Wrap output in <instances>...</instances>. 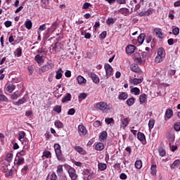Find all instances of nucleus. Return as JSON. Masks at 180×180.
<instances>
[{
    "label": "nucleus",
    "mask_w": 180,
    "mask_h": 180,
    "mask_svg": "<svg viewBox=\"0 0 180 180\" xmlns=\"http://www.w3.org/2000/svg\"><path fill=\"white\" fill-rule=\"evenodd\" d=\"M94 148H95V150H96V151H102V150H103V148H105V145H103V143L99 142L95 145Z\"/></svg>",
    "instance_id": "17"
},
{
    "label": "nucleus",
    "mask_w": 180,
    "mask_h": 180,
    "mask_svg": "<svg viewBox=\"0 0 180 180\" xmlns=\"http://www.w3.org/2000/svg\"><path fill=\"white\" fill-rule=\"evenodd\" d=\"M143 167V162L141 160H136L135 162V167L137 169H141Z\"/></svg>",
    "instance_id": "36"
},
{
    "label": "nucleus",
    "mask_w": 180,
    "mask_h": 180,
    "mask_svg": "<svg viewBox=\"0 0 180 180\" xmlns=\"http://www.w3.org/2000/svg\"><path fill=\"white\" fill-rule=\"evenodd\" d=\"M153 13V9L150 8L146 11H141L139 16H150Z\"/></svg>",
    "instance_id": "12"
},
{
    "label": "nucleus",
    "mask_w": 180,
    "mask_h": 180,
    "mask_svg": "<svg viewBox=\"0 0 180 180\" xmlns=\"http://www.w3.org/2000/svg\"><path fill=\"white\" fill-rule=\"evenodd\" d=\"M154 32L156 36H158L159 39H162V31L160 28H155Z\"/></svg>",
    "instance_id": "23"
},
{
    "label": "nucleus",
    "mask_w": 180,
    "mask_h": 180,
    "mask_svg": "<svg viewBox=\"0 0 180 180\" xmlns=\"http://www.w3.org/2000/svg\"><path fill=\"white\" fill-rule=\"evenodd\" d=\"M158 153L160 157H165V154H167L165 149H164L162 147L158 148Z\"/></svg>",
    "instance_id": "35"
},
{
    "label": "nucleus",
    "mask_w": 180,
    "mask_h": 180,
    "mask_svg": "<svg viewBox=\"0 0 180 180\" xmlns=\"http://www.w3.org/2000/svg\"><path fill=\"white\" fill-rule=\"evenodd\" d=\"M35 61H37L38 64H40V63H43V56H41L40 55H37L35 56Z\"/></svg>",
    "instance_id": "48"
},
{
    "label": "nucleus",
    "mask_w": 180,
    "mask_h": 180,
    "mask_svg": "<svg viewBox=\"0 0 180 180\" xmlns=\"http://www.w3.org/2000/svg\"><path fill=\"white\" fill-rule=\"evenodd\" d=\"M88 96V94L86 93H81L79 95V99H81L82 101H84V99H86V97Z\"/></svg>",
    "instance_id": "53"
},
{
    "label": "nucleus",
    "mask_w": 180,
    "mask_h": 180,
    "mask_svg": "<svg viewBox=\"0 0 180 180\" xmlns=\"http://www.w3.org/2000/svg\"><path fill=\"white\" fill-rule=\"evenodd\" d=\"M136 102V98L134 97L129 98L127 100L126 103L128 106H133Z\"/></svg>",
    "instance_id": "22"
},
{
    "label": "nucleus",
    "mask_w": 180,
    "mask_h": 180,
    "mask_svg": "<svg viewBox=\"0 0 180 180\" xmlns=\"http://www.w3.org/2000/svg\"><path fill=\"white\" fill-rule=\"evenodd\" d=\"M174 130H176V131H180V122H176V124H174Z\"/></svg>",
    "instance_id": "60"
},
{
    "label": "nucleus",
    "mask_w": 180,
    "mask_h": 180,
    "mask_svg": "<svg viewBox=\"0 0 180 180\" xmlns=\"http://www.w3.org/2000/svg\"><path fill=\"white\" fill-rule=\"evenodd\" d=\"M180 165V160H176L171 165L170 168L172 169H175L176 167H179Z\"/></svg>",
    "instance_id": "30"
},
{
    "label": "nucleus",
    "mask_w": 180,
    "mask_h": 180,
    "mask_svg": "<svg viewBox=\"0 0 180 180\" xmlns=\"http://www.w3.org/2000/svg\"><path fill=\"white\" fill-rule=\"evenodd\" d=\"M174 116V111L171 109H167L165 112V117L167 119H171Z\"/></svg>",
    "instance_id": "16"
},
{
    "label": "nucleus",
    "mask_w": 180,
    "mask_h": 180,
    "mask_svg": "<svg viewBox=\"0 0 180 180\" xmlns=\"http://www.w3.org/2000/svg\"><path fill=\"white\" fill-rule=\"evenodd\" d=\"M54 68V64L49 63H47L46 65L42 66L41 68V71H42V72H46L50 70H52Z\"/></svg>",
    "instance_id": "8"
},
{
    "label": "nucleus",
    "mask_w": 180,
    "mask_h": 180,
    "mask_svg": "<svg viewBox=\"0 0 180 180\" xmlns=\"http://www.w3.org/2000/svg\"><path fill=\"white\" fill-rule=\"evenodd\" d=\"M52 50L53 51H55V53H58L61 51V44L60 42L56 43L55 45L53 46Z\"/></svg>",
    "instance_id": "13"
},
{
    "label": "nucleus",
    "mask_w": 180,
    "mask_h": 180,
    "mask_svg": "<svg viewBox=\"0 0 180 180\" xmlns=\"http://www.w3.org/2000/svg\"><path fill=\"white\" fill-rule=\"evenodd\" d=\"M19 97H20V94H19V91H15L11 95V99H12V101H16V99H18Z\"/></svg>",
    "instance_id": "28"
},
{
    "label": "nucleus",
    "mask_w": 180,
    "mask_h": 180,
    "mask_svg": "<svg viewBox=\"0 0 180 180\" xmlns=\"http://www.w3.org/2000/svg\"><path fill=\"white\" fill-rule=\"evenodd\" d=\"M137 139L139 140V141L143 143V141H146V135L141 132H139L137 134Z\"/></svg>",
    "instance_id": "21"
},
{
    "label": "nucleus",
    "mask_w": 180,
    "mask_h": 180,
    "mask_svg": "<svg viewBox=\"0 0 180 180\" xmlns=\"http://www.w3.org/2000/svg\"><path fill=\"white\" fill-rule=\"evenodd\" d=\"M92 6V4L91 3L86 2L82 6V9H88L89 8H91Z\"/></svg>",
    "instance_id": "57"
},
{
    "label": "nucleus",
    "mask_w": 180,
    "mask_h": 180,
    "mask_svg": "<svg viewBox=\"0 0 180 180\" xmlns=\"http://www.w3.org/2000/svg\"><path fill=\"white\" fill-rule=\"evenodd\" d=\"M134 62L137 63L139 65H141V64H143V58H141V56L137 58L136 59H134Z\"/></svg>",
    "instance_id": "56"
},
{
    "label": "nucleus",
    "mask_w": 180,
    "mask_h": 180,
    "mask_svg": "<svg viewBox=\"0 0 180 180\" xmlns=\"http://www.w3.org/2000/svg\"><path fill=\"white\" fill-rule=\"evenodd\" d=\"M53 148L58 161H60L61 162H65V158L64 157V155H63V152L61 151V146H60V144L55 143Z\"/></svg>",
    "instance_id": "1"
},
{
    "label": "nucleus",
    "mask_w": 180,
    "mask_h": 180,
    "mask_svg": "<svg viewBox=\"0 0 180 180\" xmlns=\"http://www.w3.org/2000/svg\"><path fill=\"white\" fill-rule=\"evenodd\" d=\"M118 12L124 16H129V15H130V11L127 8H122L118 10Z\"/></svg>",
    "instance_id": "11"
},
{
    "label": "nucleus",
    "mask_w": 180,
    "mask_h": 180,
    "mask_svg": "<svg viewBox=\"0 0 180 180\" xmlns=\"http://www.w3.org/2000/svg\"><path fill=\"white\" fill-rule=\"evenodd\" d=\"M56 172L58 175V176H61L64 172V169H63V165H59L57 166Z\"/></svg>",
    "instance_id": "20"
},
{
    "label": "nucleus",
    "mask_w": 180,
    "mask_h": 180,
    "mask_svg": "<svg viewBox=\"0 0 180 180\" xmlns=\"http://www.w3.org/2000/svg\"><path fill=\"white\" fill-rule=\"evenodd\" d=\"M50 180H58V176L56 174V172H53L50 176Z\"/></svg>",
    "instance_id": "52"
},
{
    "label": "nucleus",
    "mask_w": 180,
    "mask_h": 180,
    "mask_svg": "<svg viewBox=\"0 0 180 180\" xmlns=\"http://www.w3.org/2000/svg\"><path fill=\"white\" fill-rule=\"evenodd\" d=\"M96 108L98 109V110H101L103 113H108L109 111V105H108V103L105 101H101L96 104Z\"/></svg>",
    "instance_id": "2"
},
{
    "label": "nucleus",
    "mask_w": 180,
    "mask_h": 180,
    "mask_svg": "<svg viewBox=\"0 0 180 180\" xmlns=\"http://www.w3.org/2000/svg\"><path fill=\"white\" fill-rule=\"evenodd\" d=\"M25 26L26 29H28V30H30V29H32V27L33 26V23L32 22L31 20H27L25 22Z\"/></svg>",
    "instance_id": "37"
},
{
    "label": "nucleus",
    "mask_w": 180,
    "mask_h": 180,
    "mask_svg": "<svg viewBox=\"0 0 180 180\" xmlns=\"http://www.w3.org/2000/svg\"><path fill=\"white\" fill-rule=\"evenodd\" d=\"M68 115H70V116H72V115H75V109L70 108L68 112Z\"/></svg>",
    "instance_id": "63"
},
{
    "label": "nucleus",
    "mask_w": 180,
    "mask_h": 180,
    "mask_svg": "<svg viewBox=\"0 0 180 180\" xmlns=\"http://www.w3.org/2000/svg\"><path fill=\"white\" fill-rule=\"evenodd\" d=\"M104 68L106 72L107 78H109V77L113 75V68L109 63H105L104 65Z\"/></svg>",
    "instance_id": "4"
},
{
    "label": "nucleus",
    "mask_w": 180,
    "mask_h": 180,
    "mask_svg": "<svg viewBox=\"0 0 180 180\" xmlns=\"http://www.w3.org/2000/svg\"><path fill=\"white\" fill-rule=\"evenodd\" d=\"M25 136H26V133L25 131H22L18 133V140L20 141H22L23 139H25Z\"/></svg>",
    "instance_id": "42"
},
{
    "label": "nucleus",
    "mask_w": 180,
    "mask_h": 180,
    "mask_svg": "<svg viewBox=\"0 0 180 180\" xmlns=\"http://www.w3.org/2000/svg\"><path fill=\"white\" fill-rule=\"evenodd\" d=\"M106 168H107L106 164L98 163V169H100V171H105V169H106Z\"/></svg>",
    "instance_id": "46"
},
{
    "label": "nucleus",
    "mask_w": 180,
    "mask_h": 180,
    "mask_svg": "<svg viewBox=\"0 0 180 180\" xmlns=\"http://www.w3.org/2000/svg\"><path fill=\"white\" fill-rule=\"evenodd\" d=\"M144 39H146V34L142 33L138 37V42L139 44H143L144 43Z\"/></svg>",
    "instance_id": "24"
},
{
    "label": "nucleus",
    "mask_w": 180,
    "mask_h": 180,
    "mask_svg": "<svg viewBox=\"0 0 180 180\" xmlns=\"http://www.w3.org/2000/svg\"><path fill=\"white\" fill-rule=\"evenodd\" d=\"M131 92V94H134V95H140V89L137 87L132 88Z\"/></svg>",
    "instance_id": "43"
},
{
    "label": "nucleus",
    "mask_w": 180,
    "mask_h": 180,
    "mask_svg": "<svg viewBox=\"0 0 180 180\" xmlns=\"http://www.w3.org/2000/svg\"><path fill=\"white\" fill-rule=\"evenodd\" d=\"M68 174L71 180H78V174H77V170H75L73 167H70L68 171Z\"/></svg>",
    "instance_id": "3"
},
{
    "label": "nucleus",
    "mask_w": 180,
    "mask_h": 180,
    "mask_svg": "<svg viewBox=\"0 0 180 180\" xmlns=\"http://www.w3.org/2000/svg\"><path fill=\"white\" fill-rule=\"evenodd\" d=\"M75 151H77V153H79V154H85V150H84V148H82V147L81 146H75Z\"/></svg>",
    "instance_id": "33"
},
{
    "label": "nucleus",
    "mask_w": 180,
    "mask_h": 180,
    "mask_svg": "<svg viewBox=\"0 0 180 180\" xmlns=\"http://www.w3.org/2000/svg\"><path fill=\"white\" fill-rule=\"evenodd\" d=\"M147 101V95L143 94L139 96V102L141 104L145 103Z\"/></svg>",
    "instance_id": "25"
},
{
    "label": "nucleus",
    "mask_w": 180,
    "mask_h": 180,
    "mask_svg": "<svg viewBox=\"0 0 180 180\" xmlns=\"http://www.w3.org/2000/svg\"><path fill=\"white\" fill-rule=\"evenodd\" d=\"M108 139V132L105 131H103L99 136V141H105Z\"/></svg>",
    "instance_id": "14"
},
{
    "label": "nucleus",
    "mask_w": 180,
    "mask_h": 180,
    "mask_svg": "<svg viewBox=\"0 0 180 180\" xmlns=\"http://www.w3.org/2000/svg\"><path fill=\"white\" fill-rule=\"evenodd\" d=\"M150 169H151L150 171L151 175H153V176H155V175H157V165H152Z\"/></svg>",
    "instance_id": "27"
},
{
    "label": "nucleus",
    "mask_w": 180,
    "mask_h": 180,
    "mask_svg": "<svg viewBox=\"0 0 180 180\" xmlns=\"http://www.w3.org/2000/svg\"><path fill=\"white\" fill-rule=\"evenodd\" d=\"M113 167L115 168V169H120V162H116Z\"/></svg>",
    "instance_id": "64"
},
{
    "label": "nucleus",
    "mask_w": 180,
    "mask_h": 180,
    "mask_svg": "<svg viewBox=\"0 0 180 180\" xmlns=\"http://www.w3.org/2000/svg\"><path fill=\"white\" fill-rule=\"evenodd\" d=\"M115 19L113 18H108L106 20V24L109 26L110 25H113V23H115Z\"/></svg>",
    "instance_id": "54"
},
{
    "label": "nucleus",
    "mask_w": 180,
    "mask_h": 180,
    "mask_svg": "<svg viewBox=\"0 0 180 180\" xmlns=\"http://www.w3.org/2000/svg\"><path fill=\"white\" fill-rule=\"evenodd\" d=\"M27 101V100H26V98L22 97V98L18 99V101H15L14 103V105H15L16 106H20V105H23V103H25Z\"/></svg>",
    "instance_id": "18"
},
{
    "label": "nucleus",
    "mask_w": 180,
    "mask_h": 180,
    "mask_svg": "<svg viewBox=\"0 0 180 180\" xmlns=\"http://www.w3.org/2000/svg\"><path fill=\"white\" fill-rule=\"evenodd\" d=\"M158 56L165 58V49L162 47L159 48L158 49Z\"/></svg>",
    "instance_id": "19"
},
{
    "label": "nucleus",
    "mask_w": 180,
    "mask_h": 180,
    "mask_svg": "<svg viewBox=\"0 0 180 180\" xmlns=\"http://www.w3.org/2000/svg\"><path fill=\"white\" fill-rule=\"evenodd\" d=\"M78 133L79 136H86V133H88V130H86V128L83 124H79L78 126Z\"/></svg>",
    "instance_id": "5"
},
{
    "label": "nucleus",
    "mask_w": 180,
    "mask_h": 180,
    "mask_svg": "<svg viewBox=\"0 0 180 180\" xmlns=\"http://www.w3.org/2000/svg\"><path fill=\"white\" fill-rule=\"evenodd\" d=\"M18 158V160L17 162V165H22L25 164V158L17 157Z\"/></svg>",
    "instance_id": "51"
},
{
    "label": "nucleus",
    "mask_w": 180,
    "mask_h": 180,
    "mask_svg": "<svg viewBox=\"0 0 180 180\" xmlns=\"http://www.w3.org/2000/svg\"><path fill=\"white\" fill-rule=\"evenodd\" d=\"M93 124L94 127H99V126H102V122H101V121L97 120L95 121Z\"/></svg>",
    "instance_id": "62"
},
{
    "label": "nucleus",
    "mask_w": 180,
    "mask_h": 180,
    "mask_svg": "<svg viewBox=\"0 0 180 180\" xmlns=\"http://www.w3.org/2000/svg\"><path fill=\"white\" fill-rule=\"evenodd\" d=\"M15 89H16V86H15L14 84H9L6 87L7 92H10V94L13 92V91H15Z\"/></svg>",
    "instance_id": "29"
},
{
    "label": "nucleus",
    "mask_w": 180,
    "mask_h": 180,
    "mask_svg": "<svg viewBox=\"0 0 180 180\" xmlns=\"http://www.w3.org/2000/svg\"><path fill=\"white\" fill-rule=\"evenodd\" d=\"M17 57H22V47H18L15 50Z\"/></svg>",
    "instance_id": "50"
},
{
    "label": "nucleus",
    "mask_w": 180,
    "mask_h": 180,
    "mask_svg": "<svg viewBox=\"0 0 180 180\" xmlns=\"http://www.w3.org/2000/svg\"><path fill=\"white\" fill-rule=\"evenodd\" d=\"M13 158V154L12 153H8L6 156V160L8 161V162H11Z\"/></svg>",
    "instance_id": "49"
},
{
    "label": "nucleus",
    "mask_w": 180,
    "mask_h": 180,
    "mask_svg": "<svg viewBox=\"0 0 180 180\" xmlns=\"http://www.w3.org/2000/svg\"><path fill=\"white\" fill-rule=\"evenodd\" d=\"M42 157H45V158H51V152L49 150L44 151Z\"/></svg>",
    "instance_id": "40"
},
{
    "label": "nucleus",
    "mask_w": 180,
    "mask_h": 180,
    "mask_svg": "<svg viewBox=\"0 0 180 180\" xmlns=\"http://www.w3.org/2000/svg\"><path fill=\"white\" fill-rule=\"evenodd\" d=\"M77 82L80 85L82 84H86V79H85V78H84V77L79 75V76L77 77Z\"/></svg>",
    "instance_id": "31"
},
{
    "label": "nucleus",
    "mask_w": 180,
    "mask_h": 180,
    "mask_svg": "<svg viewBox=\"0 0 180 180\" xmlns=\"http://www.w3.org/2000/svg\"><path fill=\"white\" fill-rule=\"evenodd\" d=\"M164 58H162V56H160L157 55V56L155 58V62L157 64H158L160 63H162V61H164Z\"/></svg>",
    "instance_id": "41"
},
{
    "label": "nucleus",
    "mask_w": 180,
    "mask_h": 180,
    "mask_svg": "<svg viewBox=\"0 0 180 180\" xmlns=\"http://www.w3.org/2000/svg\"><path fill=\"white\" fill-rule=\"evenodd\" d=\"M130 122V118L126 117L121 119L120 128L125 129L127 126H129V122Z\"/></svg>",
    "instance_id": "7"
},
{
    "label": "nucleus",
    "mask_w": 180,
    "mask_h": 180,
    "mask_svg": "<svg viewBox=\"0 0 180 180\" xmlns=\"http://www.w3.org/2000/svg\"><path fill=\"white\" fill-rule=\"evenodd\" d=\"M107 35H108V32L106 31H103L99 35V39H102L103 40V39H106Z\"/></svg>",
    "instance_id": "55"
},
{
    "label": "nucleus",
    "mask_w": 180,
    "mask_h": 180,
    "mask_svg": "<svg viewBox=\"0 0 180 180\" xmlns=\"http://www.w3.org/2000/svg\"><path fill=\"white\" fill-rule=\"evenodd\" d=\"M8 97L4 94H0V102H8Z\"/></svg>",
    "instance_id": "47"
},
{
    "label": "nucleus",
    "mask_w": 180,
    "mask_h": 180,
    "mask_svg": "<svg viewBox=\"0 0 180 180\" xmlns=\"http://www.w3.org/2000/svg\"><path fill=\"white\" fill-rule=\"evenodd\" d=\"M150 56H151L150 52L143 51L141 53V57L143 60H146V58H148Z\"/></svg>",
    "instance_id": "44"
},
{
    "label": "nucleus",
    "mask_w": 180,
    "mask_h": 180,
    "mask_svg": "<svg viewBox=\"0 0 180 180\" xmlns=\"http://www.w3.org/2000/svg\"><path fill=\"white\" fill-rule=\"evenodd\" d=\"M55 126L57 129H63L64 127V124H63L60 120H56L55 122Z\"/></svg>",
    "instance_id": "39"
},
{
    "label": "nucleus",
    "mask_w": 180,
    "mask_h": 180,
    "mask_svg": "<svg viewBox=\"0 0 180 180\" xmlns=\"http://www.w3.org/2000/svg\"><path fill=\"white\" fill-rule=\"evenodd\" d=\"M172 33L174 36H178L179 34V28L175 27L172 30Z\"/></svg>",
    "instance_id": "58"
},
{
    "label": "nucleus",
    "mask_w": 180,
    "mask_h": 180,
    "mask_svg": "<svg viewBox=\"0 0 180 180\" xmlns=\"http://www.w3.org/2000/svg\"><path fill=\"white\" fill-rule=\"evenodd\" d=\"M154 124H155V120L154 119H150L148 122L149 130H152L154 128Z\"/></svg>",
    "instance_id": "38"
},
{
    "label": "nucleus",
    "mask_w": 180,
    "mask_h": 180,
    "mask_svg": "<svg viewBox=\"0 0 180 180\" xmlns=\"http://www.w3.org/2000/svg\"><path fill=\"white\" fill-rule=\"evenodd\" d=\"M57 26H58V22L54 21L52 23V25H51V28H49L48 30H50V29H51V32L53 33L56 30V29H57Z\"/></svg>",
    "instance_id": "34"
},
{
    "label": "nucleus",
    "mask_w": 180,
    "mask_h": 180,
    "mask_svg": "<svg viewBox=\"0 0 180 180\" xmlns=\"http://www.w3.org/2000/svg\"><path fill=\"white\" fill-rule=\"evenodd\" d=\"M62 69L60 68L59 70L56 72V79H61L63 78V73H61Z\"/></svg>",
    "instance_id": "45"
},
{
    "label": "nucleus",
    "mask_w": 180,
    "mask_h": 180,
    "mask_svg": "<svg viewBox=\"0 0 180 180\" xmlns=\"http://www.w3.org/2000/svg\"><path fill=\"white\" fill-rule=\"evenodd\" d=\"M89 77L90 78H91L93 82H94V84H99L100 80H99V77H98V75L96 74H95L94 72H90L89 73Z\"/></svg>",
    "instance_id": "9"
},
{
    "label": "nucleus",
    "mask_w": 180,
    "mask_h": 180,
    "mask_svg": "<svg viewBox=\"0 0 180 180\" xmlns=\"http://www.w3.org/2000/svg\"><path fill=\"white\" fill-rule=\"evenodd\" d=\"M23 155H26L25 150H22L21 151L17 153V157H23Z\"/></svg>",
    "instance_id": "59"
},
{
    "label": "nucleus",
    "mask_w": 180,
    "mask_h": 180,
    "mask_svg": "<svg viewBox=\"0 0 180 180\" xmlns=\"http://www.w3.org/2000/svg\"><path fill=\"white\" fill-rule=\"evenodd\" d=\"M131 71H133V72H141V69L139 67V65L136 63H133L131 65Z\"/></svg>",
    "instance_id": "10"
},
{
    "label": "nucleus",
    "mask_w": 180,
    "mask_h": 180,
    "mask_svg": "<svg viewBox=\"0 0 180 180\" xmlns=\"http://www.w3.org/2000/svg\"><path fill=\"white\" fill-rule=\"evenodd\" d=\"M141 82H143V78L142 79L134 78L131 81V84L133 85H139V84H141Z\"/></svg>",
    "instance_id": "32"
},
{
    "label": "nucleus",
    "mask_w": 180,
    "mask_h": 180,
    "mask_svg": "<svg viewBox=\"0 0 180 180\" xmlns=\"http://www.w3.org/2000/svg\"><path fill=\"white\" fill-rule=\"evenodd\" d=\"M53 110L55 112H57V113H61V105L55 106Z\"/></svg>",
    "instance_id": "61"
},
{
    "label": "nucleus",
    "mask_w": 180,
    "mask_h": 180,
    "mask_svg": "<svg viewBox=\"0 0 180 180\" xmlns=\"http://www.w3.org/2000/svg\"><path fill=\"white\" fill-rule=\"evenodd\" d=\"M127 98H129V94H127V92H122L118 96V99H120V101H126Z\"/></svg>",
    "instance_id": "15"
},
{
    "label": "nucleus",
    "mask_w": 180,
    "mask_h": 180,
    "mask_svg": "<svg viewBox=\"0 0 180 180\" xmlns=\"http://www.w3.org/2000/svg\"><path fill=\"white\" fill-rule=\"evenodd\" d=\"M125 51H126L127 54H128V56L133 54V53H134V51H136V46L129 44L125 48Z\"/></svg>",
    "instance_id": "6"
},
{
    "label": "nucleus",
    "mask_w": 180,
    "mask_h": 180,
    "mask_svg": "<svg viewBox=\"0 0 180 180\" xmlns=\"http://www.w3.org/2000/svg\"><path fill=\"white\" fill-rule=\"evenodd\" d=\"M71 101V94L68 93L66 96L62 99V103H65V102H70Z\"/></svg>",
    "instance_id": "26"
}]
</instances>
